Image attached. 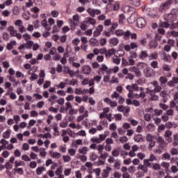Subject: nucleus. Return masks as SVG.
<instances>
[{"label": "nucleus", "instance_id": "nucleus-24", "mask_svg": "<svg viewBox=\"0 0 178 178\" xmlns=\"http://www.w3.org/2000/svg\"><path fill=\"white\" fill-rule=\"evenodd\" d=\"M148 56V51L147 50H143L140 51V54L138 55L140 59L144 60Z\"/></svg>", "mask_w": 178, "mask_h": 178}, {"label": "nucleus", "instance_id": "nucleus-9", "mask_svg": "<svg viewBox=\"0 0 178 178\" xmlns=\"http://www.w3.org/2000/svg\"><path fill=\"white\" fill-rule=\"evenodd\" d=\"M144 73L146 76V77H154V76H155V70H154L151 67H147L145 70H144Z\"/></svg>", "mask_w": 178, "mask_h": 178}, {"label": "nucleus", "instance_id": "nucleus-37", "mask_svg": "<svg viewBox=\"0 0 178 178\" xmlns=\"http://www.w3.org/2000/svg\"><path fill=\"white\" fill-rule=\"evenodd\" d=\"M65 70H67V72H66V74H70V76L71 77H74V74H75L74 71L70 70V67H65Z\"/></svg>", "mask_w": 178, "mask_h": 178}, {"label": "nucleus", "instance_id": "nucleus-55", "mask_svg": "<svg viewBox=\"0 0 178 178\" xmlns=\"http://www.w3.org/2000/svg\"><path fill=\"white\" fill-rule=\"evenodd\" d=\"M154 112L155 116H161V115L163 113V111H162V109H158V108H155L154 110Z\"/></svg>", "mask_w": 178, "mask_h": 178}, {"label": "nucleus", "instance_id": "nucleus-5", "mask_svg": "<svg viewBox=\"0 0 178 178\" xmlns=\"http://www.w3.org/2000/svg\"><path fill=\"white\" fill-rule=\"evenodd\" d=\"M90 149H97L99 154H102L104 152V150L105 149V147L104 145H97L96 143H92L90 147Z\"/></svg>", "mask_w": 178, "mask_h": 178}, {"label": "nucleus", "instance_id": "nucleus-12", "mask_svg": "<svg viewBox=\"0 0 178 178\" xmlns=\"http://www.w3.org/2000/svg\"><path fill=\"white\" fill-rule=\"evenodd\" d=\"M129 71L132 72V73H135L136 77H141V71L140 70V68L136 66L130 67Z\"/></svg>", "mask_w": 178, "mask_h": 178}, {"label": "nucleus", "instance_id": "nucleus-31", "mask_svg": "<svg viewBox=\"0 0 178 178\" xmlns=\"http://www.w3.org/2000/svg\"><path fill=\"white\" fill-rule=\"evenodd\" d=\"M161 166L165 170H169V168L170 167V163L166 162V161H163L161 163Z\"/></svg>", "mask_w": 178, "mask_h": 178}, {"label": "nucleus", "instance_id": "nucleus-28", "mask_svg": "<svg viewBox=\"0 0 178 178\" xmlns=\"http://www.w3.org/2000/svg\"><path fill=\"white\" fill-rule=\"evenodd\" d=\"M47 170V168H45V167H38V168H36V175H38V176H40L42 172H45Z\"/></svg>", "mask_w": 178, "mask_h": 178}, {"label": "nucleus", "instance_id": "nucleus-26", "mask_svg": "<svg viewBox=\"0 0 178 178\" xmlns=\"http://www.w3.org/2000/svg\"><path fill=\"white\" fill-rule=\"evenodd\" d=\"M170 154H169L168 152H165L161 156V159L163 161H170Z\"/></svg>", "mask_w": 178, "mask_h": 178}, {"label": "nucleus", "instance_id": "nucleus-34", "mask_svg": "<svg viewBox=\"0 0 178 178\" xmlns=\"http://www.w3.org/2000/svg\"><path fill=\"white\" fill-rule=\"evenodd\" d=\"M112 156L118 157L120 155V151L119 150V147L113 149L112 151Z\"/></svg>", "mask_w": 178, "mask_h": 178}, {"label": "nucleus", "instance_id": "nucleus-19", "mask_svg": "<svg viewBox=\"0 0 178 178\" xmlns=\"http://www.w3.org/2000/svg\"><path fill=\"white\" fill-rule=\"evenodd\" d=\"M49 154H51V156L53 159H60V158H62V154L59 152H49Z\"/></svg>", "mask_w": 178, "mask_h": 178}, {"label": "nucleus", "instance_id": "nucleus-13", "mask_svg": "<svg viewBox=\"0 0 178 178\" xmlns=\"http://www.w3.org/2000/svg\"><path fill=\"white\" fill-rule=\"evenodd\" d=\"M103 30H104V26L99 25L96 28V30L93 32V37H98L101 35V33H102Z\"/></svg>", "mask_w": 178, "mask_h": 178}, {"label": "nucleus", "instance_id": "nucleus-33", "mask_svg": "<svg viewBox=\"0 0 178 178\" xmlns=\"http://www.w3.org/2000/svg\"><path fill=\"white\" fill-rule=\"evenodd\" d=\"M148 58L150 60L158 59V52L154 51L148 56Z\"/></svg>", "mask_w": 178, "mask_h": 178}, {"label": "nucleus", "instance_id": "nucleus-6", "mask_svg": "<svg viewBox=\"0 0 178 178\" xmlns=\"http://www.w3.org/2000/svg\"><path fill=\"white\" fill-rule=\"evenodd\" d=\"M79 20H80V16H79V15H74L73 19H70L71 30H74V29H76V26H77Z\"/></svg>", "mask_w": 178, "mask_h": 178}, {"label": "nucleus", "instance_id": "nucleus-15", "mask_svg": "<svg viewBox=\"0 0 178 178\" xmlns=\"http://www.w3.org/2000/svg\"><path fill=\"white\" fill-rule=\"evenodd\" d=\"M171 5H172V1H170V0H168L165 3H163L161 5L160 9L161 10H166L167 9L170 8Z\"/></svg>", "mask_w": 178, "mask_h": 178}, {"label": "nucleus", "instance_id": "nucleus-48", "mask_svg": "<svg viewBox=\"0 0 178 178\" xmlns=\"http://www.w3.org/2000/svg\"><path fill=\"white\" fill-rule=\"evenodd\" d=\"M40 156H47V149L44 148V147H41L40 149Z\"/></svg>", "mask_w": 178, "mask_h": 178}, {"label": "nucleus", "instance_id": "nucleus-57", "mask_svg": "<svg viewBox=\"0 0 178 178\" xmlns=\"http://www.w3.org/2000/svg\"><path fill=\"white\" fill-rule=\"evenodd\" d=\"M122 10L125 13H129V12H130V10H133V8L129 6H125L123 7Z\"/></svg>", "mask_w": 178, "mask_h": 178}, {"label": "nucleus", "instance_id": "nucleus-39", "mask_svg": "<svg viewBox=\"0 0 178 178\" xmlns=\"http://www.w3.org/2000/svg\"><path fill=\"white\" fill-rule=\"evenodd\" d=\"M143 140V136L141 134H137L134 136V140L135 143H140Z\"/></svg>", "mask_w": 178, "mask_h": 178}, {"label": "nucleus", "instance_id": "nucleus-60", "mask_svg": "<svg viewBox=\"0 0 178 178\" xmlns=\"http://www.w3.org/2000/svg\"><path fill=\"white\" fill-rule=\"evenodd\" d=\"M140 163V159H134L132 160V163L134 166H139V165H141Z\"/></svg>", "mask_w": 178, "mask_h": 178}, {"label": "nucleus", "instance_id": "nucleus-62", "mask_svg": "<svg viewBox=\"0 0 178 178\" xmlns=\"http://www.w3.org/2000/svg\"><path fill=\"white\" fill-rule=\"evenodd\" d=\"M137 157L138 158L139 161H144L145 158V154L143 152H139L137 154Z\"/></svg>", "mask_w": 178, "mask_h": 178}, {"label": "nucleus", "instance_id": "nucleus-53", "mask_svg": "<svg viewBox=\"0 0 178 178\" xmlns=\"http://www.w3.org/2000/svg\"><path fill=\"white\" fill-rule=\"evenodd\" d=\"M63 160L64 162L67 163L72 161V157L69 154L63 156Z\"/></svg>", "mask_w": 178, "mask_h": 178}, {"label": "nucleus", "instance_id": "nucleus-59", "mask_svg": "<svg viewBox=\"0 0 178 178\" xmlns=\"http://www.w3.org/2000/svg\"><path fill=\"white\" fill-rule=\"evenodd\" d=\"M124 20H126V17L124 14L120 15L119 23L120 24H123L124 23Z\"/></svg>", "mask_w": 178, "mask_h": 178}, {"label": "nucleus", "instance_id": "nucleus-47", "mask_svg": "<svg viewBox=\"0 0 178 178\" xmlns=\"http://www.w3.org/2000/svg\"><path fill=\"white\" fill-rule=\"evenodd\" d=\"M170 153L171 155H172V156H175V155H178V149L176 147H172L170 149Z\"/></svg>", "mask_w": 178, "mask_h": 178}, {"label": "nucleus", "instance_id": "nucleus-40", "mask_svg": "<svg viewBox=\"0 0 178 178\" xmlns=\"http://www.w3.org/2000/svg\"><path fill=\"white\" fill-rule=\"evenodd\" d=\"M0 25L1 26V27H0V30H3V29H6V26H8V21L1 19Z\"/></svg>", "mask_w": 178, "mask_h": 178}, {"label": "nucleus", "instance_id": "nucleus-52", "mask_svg": "<svg viewBox=\"0 0 178 178\" xmlns=\"http://www.w3.org/2000/svg\"><path fill=\"white\" fill-rule=\"evenodd\" d=\"M165 114H167L168 116H175V110H173L172 108L167 109Z\"/></svg>", "mask_w": 178, "mask_h": 178}, {"label": "nucleus", "instance_id": "nucleus-7", "mask_svg": "<svg viewBox=\"0 0 178 178\" xmlns=\"http://www.w3.org/2000/svg\"><path fill=\"white\" fill-rule=\"evenodd\" d=\"M45 70H40V72L39 73V78L37 81V84L38 86H42L44 84V81L45 80Z\"/></svg>", "mask_w": 178, "mask_h": 178}, {"label": "nucleus", "instance_id": "nucleus-45", "mask_svg": "<svg viewBox=\"0 0 178 178\" xmlns=\"http://www.w3.org/2000/svg\"><path fill=\"white\" fill-rule=\"evenodd\" d=\"M130 3L134 6H140L141 5L140 0H130Z\"/></svg>", "mask_w": 178, "mask_h": 178}, {"label": "nucleus", "instance_id": "nucleus-30", "mask_svg": "<svg viewBox=\"0 0 178 178\" xmlns=\"http://www.w3.org/2000/svg\"><path fill=\"white\" fill-rule=\"evenodd\" d=\"M128 23L129 24H133V23H136V14L131 15L128 19H127Z\"/></svg>", "mask_w": 178, "mask_h": 178}, {"label": "nucleus", "instance_id": "nucleus-46", "mask_svg": "<svg viewBox=\"0 0 178 178\" xmlns=\"http://www.w3.org/2000/svg\"><path fill=\"white\" fill-rule=\"evenodd\" d=\"M159 106L161 109H163V111H168V109H169V106L162 102L159 103Z\"/></svg>", "mask_w": 178, "mask_h": 178}, {"label": "nucleus", "instance_id": "nucleus-54", "mask_svg": "<svg viewBox=\"0 0 178 178\" xmlns=\"http://www.w3.org/2000/svg\"><path fill=\"white\" fill-rule=\"evenodd\" d=\"M38 75L35 74V72L31 74V76L29 78V80L31 81H34V80H38Z\"/></svg>", "mask_w": 178, "mask_h": 178}, {"label": "nucleus", "instance_id": "nucleus-20", "mask_svg": "<svg viewBox=\"0 0 178 178\" xmlns=\"http://www.w3.org/2000/svg\"><path fill=\"white\" fill-rule=\"evenodd\" d=\"M89 44L91 47H98L99 45V42H98V40L92 38L89 40Z\"/></svg>", "mask_w": 178, "mask_h": 178}, {"label": "nucleus", "instance_id": "nucleus-18", "mask_svg": "<svg viewBox=\"0 0 178 178\" xmlns=\"http://www.w3.org/2000/svg\"><path fill=\"white\" fill-rule=\"evenodd\" d=\"M108 43L110 44L111 47H117L119 44V39L118 38H112L109 39Z\"/></svg>", "mask_w": 178, "mask_h": 178}, {"label": "nucleus", "instance_id": "nucleus-3", "mask_svg": "<svg viewBox=\"0 0 178 178\" xmlns=\"http://www.w3.org/2000/svg\"><path fill=\"white\" fill-rule=\"evenodd\" d=\"M165 142L167 144H171L172 147H177L178 145V134H175L173 135V138L172 136H168L167 138H165Z\"/></svg>", "mask_w": 178, "mask_h": 178}, {"label": "nucleus", "instance_id": "nucleus-41", "mask_svg": "<svg viewBox=\"0 0 178 178\" xmlns=\"http://www.w3.org/2000/svg\"><path fill=\"white\" fill-rule=\"evenodd\" d=\"M34 44L35 43L33 42V40H28L26 43V48L28 49H31V48H33L34 46Z\"/></svg>", "mask_w": 178, "mask_h": 178}, {"label": "nucleus", "instance_id": "nucleus-4", "mask_svg": "<svg viewBox=\"0 0 178 178\" xmlns=\"http://www.w3.org/2000/svg\"><path fill=\"white\" fill-rule=\"evenodd\" d=\"M157 143L159 144V148H161V149H166L168 148V143L162 136H159L156 138Z\"/></svg>", "mask_w": 178, "mask_h": 178}, {"label": "nucleus", "instance_id": "nucleus-17", "mask_svg": "<svg viewBox=\"0 0 178 178\" xmlns=\"http://www.w3.org/2000/svg\"><path fill=\"white\" fill-rule=\"evenodd\" d=\"M84 23H86V24H92V26H94L96 24L97 20L92 17H88L85 19Z\"/></svg>", "mask_w": 178, "mask_h": 178}, {"label": "nucleus", "instance_id": "nucleus-1", "mask_svg": "<svg viewBox=\"0 0 178 178\" xmlns=\"http://www.w3.org/2000/svg\"><path fill=\"white\" fill-rule=\"evenodd\" d=\"M146 97L145 93L144 92V88H140V93L137 94L136 92H133V90H131L128 93V98H131V99H134V98H144Z\"/></svg>", "mask_w": 178, "mask_h": 178}, {"label": "nucleus", "instance_id": "nucleus-58", "mask_svg": "<svg viewBox=\"0 0 178 178\" xmlns=\"http://www.w3.org/2000/svg\"><path fill=\"white\" fill-rule=\"evenodd\" d=\"M159 81H160L161 84H166L168 83V78L166 76H161Z\"/></svg>", "mask_w": 178, "mask_h": 178}, {"label": "nucleus", "instance_id": "nucleus-38", "mask_svg": "<svg viewBox=\"0 0 178 178\" xmlns=\"http://www.w3.org/2000/svg\"><path fill=\"white\" fill-rule=\"evenodd\" d=\"M129 141V138H127V136H123L120 137L119 142L121 143V144H126Z\"/></svg>", "mask_w": 178, "mask_h": 178}, {"label": "nucleus", "instance_id": "nucleus-14", "mask_svg": "<svg viewBox=\"0 0 178 178\" xmlns=\"http://www.w3.org/2000/svg\"><path fill=\"white\" fill-rule=\"evenodd\" d=\"M82 72L83 74H90V73L92 72V68H91V66L88 65H85L82 67Z\"/></svg>", "mask_w": 178, "mask_h": 178}, {"label": "nucleus", "instance_id": "nucleus-64", "mask_svg": "<svg viewBox=\"0 0 178 178\" xmlns=\"http://www.w3.org/2000/svg\"><path fill=\"white\" fill-rule=\"evenodd\" d=\"M152 169L154 170H161V164L156 163L152 165Z\"/></svg>", "mask_w": 178, "mask_h": 178}, {"label": "nucleus", "instance_id": "nucleus-43", "mask_svg": "<svg viewBox=\"0 0 178 178\" xmlns=\"http://www.w3.org/2000/svg\"><path fill=\"white\" fill-rule=\"evenodd\" d=\"M24 165H26V163H24V161H15V169L19 168V166H24Z\"/></svg>", "mask_w": 178, "mask_h": 178}, {"label": "nucleus", "instance_id": "nucleus-50", "mask_svg": "<svg viewBox=\"0 0 178 178\" xmlns=\"http://www.w3.org/2000/svg\"><path fill=\"white\" fill-rule=\"evenodd\" d=\"M72 108H73L72 103H70V102H67L65 103V108L64 111H65V112H67V111H69L70 109H72Z\"/></svg>", "mask_w": 178, "mask_h": 178}, {"label": "nucleus", "instance_id": "nucleus-44", "mask_svg": "<svg viewBox=\"0 0 178 178\" xmlns=\"http://www.w3.org/2000/svg\"><path fill=\"white\" fill-rule=\"evenodd\" d=\"M76 136H79V137H87V132L86 130H81L76 133Z\"/></svg>", "mask_w": 178, "mask_h": 178}, {"label": "nucleus", "instance_id": "nucleus-10", "mask_svg": "<svg viewBox=\"0 0 178 178\" xmlns=\"http://www.w3.org/2000/svg\"><path fill=\"white\" fill-rule=\"evenodd\" d=\"M147 24V22L145 21V19L143 17H139L137 19V26L139 29H144Z\"/></svg>", "mask_w": 178, "mask_h": 178}, {"label": "nucleus", "instance_id": "nucleus-16", "mask_svg": "<svg viewBox=\"0 0 178 178\" xmlns=\"http://www.w3.org/2000/svg\"><path fill=\"white\" fill-rule=\"evenodd\" d=\"M115 54H116V49H115L114 48L110 49L108 50H106L105 56L106 58H111L112 55H114L115 56Z\"/></svg>", "mask_w": 178, "mask_h": 178}, {"label": "nucleus", "instance_id": "nucleus-2", "mask_svg": "<svg viewBox=\"0 0 178 178\" xmlns=\"http://www.w3.org/2000/svg\"><path fill=\"white\" fill-rule=\"evenodd\" d=\"M154 138V136L151 134H147L146 136V141L149 143L147 147L149 151H152L154 147H155V145L156 144Z\"/></svg>", "mask_w": 178, "mask_h": 178}, {"label": "nucleus", "instance_id": "nucleus-23", "mask_svg": "<svg viewBox=\"0 0 178 178\" xmlns=\"http://www.w3.org/2000/svg\"><path fill=\"white\" fill-rule=\"evenodd\" d=\"M109 158V153L106 152H102L100 153V156H99V159H102L103 161H106V159Z\"/></svg>", "mask_w": 178, "mask_h": 178}, {"label": "nucleus", "instance_id": "nucleus-25", "mask_svg": "<svg viewBox=\"0 0 178 178\" xmlns=\"http://www.w3.org/2000/svg\"><path fill=\"white\" fill-rule=\"evenodd\" d=\"M166 35L167 37H178V32L175 30L169 31L167 32Z\"/></svg>", "mask_w": 178, "mask_h": 178}, {"label": "nucleus", "instance_id": "nucleus-11", "mask_svg": "<svg viewBox=\"0 0 178 178\" xmlns=\"http://www.w3.org/2000/svg\"><path fill=\"white\" fill-rule=\"evenodd\" d=\"M15 26H17L19 27V33H24L26 31V29H24V26H23V21L22 19H18L15 22Z\"/></svg>", "mask_w": 178, "mask_h": 178}, {"label": "nucleus", "instance_id": "nucleus-51", "mask_svg": "<svg viewBox=\"0 0 178 178\" xmlns=\"http://www.w3.org/2000/svg\"><path fill=\"white\" fill-rule=\"evenodd\" d=\"M123 55H124V51L122 50V49H119L118 51H115V56H118V58H120L122 56H123Z\"/></svg>", "mask_w": 178, "mask_h": 178}, {"label": "nucleus", "instance_id": "nucleus-42", "mask_svg": "<svg viewBox=\"0 0 178 178\" xmlns=\"http://www.w3.org/2000/svg\"><path fill=\"white\" fill-rule=\"evenodd\" d=\"M147 159L150 161V162H156V161H158V158L153 153L150 154L149 157Z\"/></svg>", "mask_w": 178, "mask_h": 178}, {"label": "nucleus", "instance_id": "nucleus-56", "mask_svg": "<svg viewBox=\"0 0 178 178\" xmlns=\"http://www.w3.org/2000/svg\"><path fill=\"white\" fill-rule=\"evenodd\" d=\"M173 134V131H170V130H166L164 133V138H166L168 137H172Z\"/></svg>", "mask_w": 178, "mask_h": 178}, {"label": "nucleus", "instance_id": "nucleus-36", "mask_svg": "<svg viewBox=\"0 0 178 178\" xmlns=\"http://www.w3.org/2000/svg\"><path fill=\"white\" fill-rule=\"evenodd\" d=\"M10 133H12V131L10 129H7L5 132L3 133L2 137L3 138H9V137H10Z\"/></svg>", "mask_w": 178, "mask_h": 178}, {"label": "nucleus", "instance_id": "nucleus-35", "mask_svg": "<svg viewBox=\"0 0 178 178\" xmlns=\"http://www.w3.org/2000/svg\"><path fill=\"white\" fill-rule=\"evenodd\" d=\"M151 161L148 159H145L143 160V165H145L147 168H152V163H151Z\"/></svg>", "mask_w": 178, "mask_h": 178}, {"label": "nucleus", "instance_id": "nucleus-63", "mask_svg": "<svg viewBox=\"0 0 178 178\" xmlns=\"http://www.w3.org/2000/svg\"><path fill=\"white\" fill-rule=\"evenodd\" d=\"M93 81L96 83H99L101 81V80L102 79V76H99V75H96L93 77Z\"/></svg>", "mask_w": 178, "mask_h": 178}, {"label": "nucleus", "instance_id": "nucleus-21", "mask_svg": "<svg viewBox=\"0 0 178 178\" xmlns=\"http://www.w3.org/2000/svg\"><path fill=\"white\" fill-rule=\"evenodd\" d=\"M137 170H142L143 173H148V168L144 164H140L137 166Z\"/></svg>", "mask_w": 178, "mask_h": 178}, {"label": "nucleus", "instance_id": "nucleus-22", "mask_svg": "<svg viewBox=\"0 0 178 178\" xmlns=\"http://www.w3.org/2000/svg\"><path fill=\"white\" fill-rule=\"evenodd\" d=\"M161 59H163L164 62H170L171 60L170 55L167 54L165 51H163L162 54Z\"/></svg>", "mask_w": 178, "mask_h": 178}, {"label": "nucleus", "instance_id": "nucleus-32", "mask_svg": "<svg viewBox=\"0 0 178 178\" xmlns=\"http://www.w3.org/2000/svg\"><path fill=\"white\" fill-rule=\"evenodd\" d=\"M17 44V43L16 42V41H11L10 43H8L7 44V49H8V51L13 49V47H15V45H16Z\"/></svg>", "mask_w": 178, "mask_h": 178}, {"label": "nucleus", "instance_id": "nucleus-8", "mask_svg": "<svg viewBox=\"0 0 178 178\" xmlns=\"http://www.w3.org/2000/svg\"><path fill=\"white\" fill-rule=\"evenodd\" d=\"M87 12L92 17H95L97 15H101V10L98 9L88 8Z\"/></svg>", "mask_w": 178, "mask_h": 178}, {"label": "nucleus", "instance_id": "nucleus-49", "mask_svg": "<svg viewBox=\"0 0 178 178\" xmlns=\"http://www.w3.org/2000/svg\"><path fill=\"white\" fill-rule=\"evenodd\" d=\"M156 93V92L154 90H151L149 88H146V94H148L150 97H152Z\"/></svg>", "mask_w": 178, "mask_h": 178}, {"label": "nucleus", "instance_id": "nucleus-27", "mask_svg": "<svg viewBox=\"0 0 178 178\" xmlns=\"http://www.w3.org/2000/svg\"><path fill=\"white\" fill-rule=\"evenodd\" d=\"M79 152L83 155H87V154H88V147L84 146L82 148L79 149Z\"/></svg>", "mask_w": 178, "mask_h": 178}, {"label": "nucleus", "instance_id": "nucleus-29", "mask_svg": "<svg viewBox=\"0 0 178 178\" xmlns=\"http://www.w3.org/2000/svg\"><path fill=\"white\" fill-rule=\"evenodd\" d=\"M41 23L42 26H43V27H44L46 30H47V31H49V30H51V26L48 24V22L47 21V19H43Z\"/></svg>", "mask_w": 178, "mask_h": 178}, {"label": "nucleus", "instance_id": "nucleus-61", "mask_svg": "<svg viewBox=\"0 0 178 178\" xmlns=\"http://www.w3.org/2000/svg\"><path fill=\"white\" fill-rule=\"evenodd\" d=\"M113 62L115 63V65H119L120 63V58L118 57V56H114L113 57Z\"/></svg>", "mask_w": 178, "mask_h": 178}]
</instances>
